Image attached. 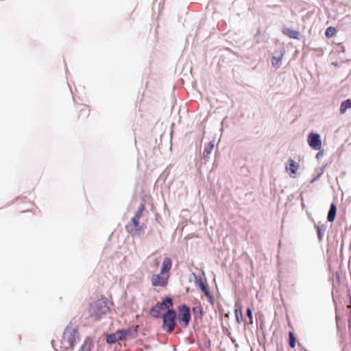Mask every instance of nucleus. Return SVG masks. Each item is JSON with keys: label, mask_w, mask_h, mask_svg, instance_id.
I'll use <instances>...</instances> for the list:
<instances>
[{"label": "nucleus", "mask_w": 351, "mask_h": 351, "mask_svg": "<svg viewBox=\"0 0 351 351\" xmlns=\"http://www.w3.org/2000/svg\"><path fill=\"white\" fill-rule=\"evenodd\" d=\"M171 267V259L169 257H165L162 261L160 274L152 276L151 282L152 286L166 287L168 284L170 276L169 271Z\"/></svg>", "instance_id": "nucleus-1"}, {"label": "nucleus", "mask_w": 351, "mask_h": 351, "mask_svg": "<svg viewBox=\"0 0 351 351\" xmlns=\"http://www.w3.org/2000/svg\"><path fill=\"white\" fill-rule=\"evenodd\" d=\"M110 308L106 299L101 298L90 305L88 309L89 316L94 320H99L104 315L108 313Z\"/></svg>", "instance_id": "nucleus-2"}, {"label": "nucleus", "mask_w": 351, "mask_h": 351, "mask_svg": "<svg viewBox=\"0 0 351 351\" xmlns=\"http://www.w3.org/2000/svg\"><path fill=\"white\" fill-rule=\"evenodd\" d=\"M176 313L173 310H169L162 316V329L167 332H171L176 325Z\"/></svg>", "instance_id": "nucleus-3"}, {"label": "nucleus", "mask_w": 351, "mask_h": 351, "mask_svg": "<svg viewBox=\"0 0 351 351\" xmlns=\"http://www.w3.org/2000/svg\"><path fill=\"white\" fill-rule=\"evenodd\" d=\"M173 306L171 298L167 297L162 302H158L150 309V315L154 318H159L162 315V311Z\"/></svg>", "instance_id": "nucleus-4"}, {"label": "nucleus", "mask_w": 351, "mask_h": 351, "mask_svg": "<svg viewBox=\"0 0 351 351\" xmlns=\"http://www.w3.org/2000/svg\"><path fill=\"white\" fill-rule=\"evenodd\" d=\"M75 333L73 328H66L62 335L61 348L66 350L73 348L75 343Z\"/></svg>", "instance_id": "nucleus-5"}, {"label": "nucleus", "mask_w": 351, "mask_h": 351, "mask_svg": "<svg viewBox=\"0 0 351 351\" xmlns=\"http://www.w3.org/2000/svg\"><path fill=\"white\" fill-rule=\"evenodd\" d=\"M178 319L180 325L185 328L191 320L190 308L185 304L180 305L178 308Z\"/></svg>", "instance_id": "nucleus-6"}, {"label": "nucleus", "mask_w": 351, "mask_h": 351, "mask_svg": "<svg viewBox=\"0 0 351 351\" xmlns=\"http://www.w3.org/2000/svg\"><path fill=\"white\" fill-rule=\"evenodd\" d=\"M125 229L132 236L140 235L144 230V226H141L139 220L132 217L131 221L125 226Z\"/></svg>", "instance_id": "nucleus-7"}, {"label": "nucleus", "mask_w": 351, "mask_h": 351, "mask_svg": "<svg viewBox=\"0 0 351 351\" xmlns=\"http://www.w3.org/2000/svg\"><path fill=\"white\" fill-rule=\"evenodd\" d=\"M308 143L313 149L319 150L322 148V141L318 134L310 133L308 137Z\"/></svg>", "instance_id": "nucleus-8"}, {"label": "nucleus", "mask_w": 351, "mask_h": 351, "mask_svg": "<svg viewBox=\"0 0 351 351\" xmlns=\"http://www.w3.org/2000/svg\"><path fill=\"white\" fill-rule=\"evenodd\" d=\"M125 332L123 330H118L114 333L108 335L106 336V341L108 343H114L115 342L122 340L125 337Z\"/></svg>", "instance_id": "nucleus-9"}, {"label": "nucleus", "mask_w": 351, "mask_h": 351, "mask_svg": "<svg viewBox=\"0 0 351 351\" xmlns=\"http://www.w3.org/2000/svg\"><path fill=\"white\" fill-rule=\"evenodd\" d=\"M196 282L198 283L199 288L204 293L205 295L207 297L209 302L211 303H213V301H214L213 297L209 291V288H208V285L206 283H204V282H202V280H201L200 278H198L197 279H196Z\"/></svg>", "instance_id": "nucleus-10"}, {"label": "nucleus", "mask_w": 351, "mask_h": 351, "mask_svg": "<svg viewBox=\"0 0 351 351\" xmlns=\"http://www.w3.org/2000/svg\"><path fill=\"white\" fill-rule=\"evenodd\" d=\"M282 33L288 37L293 39H299L300 37L299 32L290 28H285L282 30Z\"/></svg>", "instance_id": "nucleus-11"}, {"label": "nucleus", "mask_w": 351, "mask_h": 351, "mask_svg": "<svg viewBox=\"0 0 351 351\" xmlns=\"http://www.w3.org/2000/svg\"><path fill=\"white\" fill-rule=\"evenodd\" d=\"M337 213V207L335 204H332L330 205V208L328 214V221H333Z\"/></svg>", "instance_id": "nucleus-12"}, {"label": "nucleus", "mask_w": 351, "mask_h": 351, "mask_svg": "<svg viewBox=\"0 0 351 351\" xmlns=\"http://www.w3.org/2000/svg\"><path fill=\"white\" fill-rule=\"evenodd\" d=\"M351 108V99H348L343 101L340 106L339 111L341 114H344L346 110Z\"/></svg>", "instance_id": "nucleus-13"}, {"label": "nucleus", "mask_w": 351, "mask_h": 351, "mask_svg": "<svg viewBox=\"0 0 351 351\" xmlns=\"http://www.w3.org/2000/svg\"><path fill=\"white\" fill-rule=\"evenodd\" d=\"M289 169L291 171V176H293L296 173L299 165L296 164L293 159L289 160Z\"/></svg>", "instance_id": "nucleus-14"}, {"label": "nucleus", "mask_w": 351, "mask_h": 351, "mask_svg": "<svg viewBox=\"0 0 351 351\" xmlns=\"http://www.w3.org/2000/svg\"><path fill=\"white\" fill-rule=\"evenodd\" d=\"M283 53H280L278 56H273L271 64L274 66L279 68L281 65Z\"/></svg>", "instance_id": "nucleus-15"}, {"label": "nucleus", "mask_w": 351, "mask_h": 351, "mask_svg": "<svg viewBox=\"0 0 351 351\" xmlns=\"http://www.w3.org/2000/svg\"><path fill=\"white\" fill-rule=\"evenodd\" d=\"M234 314H235V316H236L237 322L239 323L241 322L240 317L242 318V317H243L242 306H241V304H236V308L234 310Z\"/></svg>", "instance_id": "nucleus-16"}, {"label": "nucleus", "mask_w": 351, "mask_h": 351, "mask_svg": "<svg viewBox=\"0 0 351 351\" xmlns=\"http://www.w3.org/2000/svg\"><path fill=\"white\" fill-rule=\"evenodd\" d=\"M296 344V339L294 336V333L292 331L289 332V345L291 348H294Z\"/></svg>", "instance_id": "nucleus-17"}, {"label": "nucleus", "mask_w": 351, "mask_h": 351, "mask_svg": "<svg viewBox=\"0 0 351 351\" xmlns=\"http://www.w3.org/2000/svg\"><path fill=\"white\" fill-rule=\"evenodd\" d=\"M145 208V205L143 204H141L133 218L139 220L141 217L142 216Z\"/></svg>", "instance_id": "nucleus-18"}, {"label": "nucleus", "mask_w": 351, "mask_h": 351, "mask_svg": "<svg viewBox=\"0 0 351 351\" xmlns=\"http://www.w3.org/2000/svg\"><path fill=\"white\" fill-rule=\"evenodd\" d=\"M335 33H336V29L333 27H329L326 30L325 36L328 38H330L332 37Z\"/></svg>", "instance_id": "nucleus-19"}, {"label": "nucleus", "mask_w": 351, "mask_h": 351, "mask_svg": "<svg viewBox=\"0 0 351 351\" xmlns=\"http://www.w3.org/2000/svg\"><path fill=\"white\" fill-rule=\"evenodd\" d=\"M246 314H247V317H249V319H250V324H252V322H253V321H252V319H253V317H252V310H251V308H248L247 309V311H246Z\"/></svg>", "instance_id": "nucleus-20"}, {"label": "nucleus", "mask_w": 351, "mask_h": 351, "mask_svg": "<svg viewBox=\"0 0 351 351\" xmlns=\"http://www.w3.org/2000/svg\"><path fill=\"white\" fill-rule=\"evenodd\" d=\"M213 145H209V147H206L204 150V152H207L208 154L210 153V152L212 151L213 148Z\"/></svg>", "instance_id": "nucleus-21"}, {"label": "nucleus", "mask_w": 351, "mask_h": 351, "mask_svg": "<svg viewBox=\"0 0 351 351\" xmlns=\"http://www.w3.org/2000/svg\"><path fill=\"white\" fill-rule=\"evenodd\" d=\"M348 308L350 309V317L348 320V328L351 330V305L348 306Z\"/></svg>", "instance_id": "nucleus-22"}, {"label": "nucleus", "mask_w": 351, "mask_h": 351, "mask_svg": "<svg viewBox=\"0 0 351 351\" xmlns=\"http://www.w3.org/2000/svg\"><path fill=\"white\" fill-rule=\"evenodd\" d=\"M193 311L194 313H196V312L201 313V308L200 307L193 308Z\"/></svg>", "instance_id": "nucleus-23"}, {"label": "nucleus", "mask_w": 351, "mask_h": 351, "mask_svg": "<svg viewBox=\"0 0 351 351\" xmlns=\"http://www.w3.org/2000/svg\"><path fill=\"white\" fill-rule=\"evenodd\" d=\"M159 263H160V261H159L158 259H156V260H155V263H154L155 265H156V267H158V265H159Z\"/></svg>", "instance_id": "nucleus-24"}, {"label": "nucleus", "mask_w": 351, "mask_h": 351, "mask_svg": "<svg viewBox=\"0 0 351 351\" xmlns=\"http://www.w3.org/2000/svg\"><path fill=\"white\" fill-rule=\"evenodd\" d=\"M78 351H86L84 347H82Z\"/></svg>", "instance_id": "nucleus-25"}, {"label": "nucleus", "mask_w": 351, "mask_h": 351, "mask_svg": "<svg viewBox=\"0 0 351 351\" xmlns=\"http://www.w3.org/2000/svg\"><path fill=\"white\" fill-rule=\"evenodd\" d=\"M318 234H319V236L320 237V232H319V230H318Z\"/></svg>", "instance_id": "nucleus-26"}]
</instances>
